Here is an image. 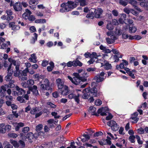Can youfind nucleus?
<instances>
[{
  "mask_svg": "<svg viewBox=\"0 0 148 148\" xmlns=\"http://www.w3.org/2000/svg\"><path fill=\"white\" fill-rule=\"evenodd\" d=\"M97 85L95 82H92L91 84L92 88L90 87L86 88L83 91V95L82 97L83 98L87 99L89 98V100L91 103L94 101L93 97L97 96Z\"/></svg>",
  "mask_w": 148,
  "mask_h": 148,
  "instance_id": "obj_1",
  "label": "nucleus"
},
{
  "mask_svg": "<svg viewBox=\"0 0 148 148\" xmlns=\"http://www.w3.org/2000/svg\"><path fill=\"white\" fill-rule=\"evenodd\" d=\"M103 12V10L101 8H97V9L92 8L86 17L88 18L93 19L94 17L97 18L101 17V15Z\"/></svg>",
  "mask_w": 148,
  "mask_h": 148,
  "instance_id": "obj_2",
  "label": "nucleus"
},
{
  "mask_svg": "<svg viewBox=\"0 0 148 148\" xmlns=\"http://www.w3.org/2000/svg\"><path fill=\"white\" fill-rule=\"evenodd\" d=\"M97 112L98 114H100L102 116H106L107 115V113H108V115L106 118V120H110L113 117L112 115L109 112L108 108L107 107L99 109Z\"/></svg>",
  "mask_w": 148,
  "mask_h": 148,
  "instance_id": "obj_3",
  "label": "nucleus"
},
{
  "mask_svg": "<svg viewBox=\"0 0 148 148\" xmlns=\"http://www.w3.org/2000/svg\"><path fill=\"white\" fill-rule=\"evenodd\" d=\"M107 56V55L101 54L99 53L93 52L90 54V58H94V59H97L95 61L96 63H100L103 62L104 58Z\"/></svg>",
  "mask_w": 148,
  "mask_h": 148,
  "instance_id": "obj_4",
  "label": "nucleus"
},
{
  "mask_svg": "<svg viewBox=\"0 0 148 148\" xmlns=\"http://www.w3.org/2000/svg\"><path fill=\"white\" fill-rule=\"evenodd\" d=\"M40 85L41 90L51 91L52 90V88L50 85L49 80L47 79H46L42 80L40 82Z\"/></svg>",
  "mask_w": 148,
  "mask_h": 148,
  "instance_id": "obj_5",
  "label": "nucleus"
},
{
  "mask_svg": "<svg viewBox=\"0 0 148 148\" xmlns=\"http://www.w3.org/2000/svg\"><path fill=\"white\" fill-rule=\"evenodd\" d=\"M74 77L72 78L70 76H68V78L73 84L77 85L79 84L81 81H83L81 79V77H80L78 73H73ZM84 81V80L83 81Z\"/></svg>",
  "mask_w": 148,
  "mask_h": 148,
  "instance_id": "obj_6",
  "label": "nucleus"
},
{
  "mask_svg": "<svg viewBox=\"0 0 148 148\" xmlns=\"http://www.w3.org/2000/svg\"><path fill=\"white\" fill-rule=\"evenodd\" d=\"M8 60L10 62V64L8 68L9 70H11V68L12 64L16 66V69L18 70V68H19V66L21 64V62L20 61L15 60L11 58H8Z\"/></svg>",
  "mask_w": 148,
  "mask_h": 148,
  "instance_id": "obj_7",
  "label": "nucleus"
},
{
  "mask_svg": "<svg viewBox=\"0 0 148 148\" xmlns=\"http://www.w3.org/2000/svg\"><path fill=\"white\" fill-rule=\"evenodd\" d=\"M66 5L67 8L69 10V11L71 10V9H73L77 6L76 3L72 1H68L67 3H63L62 4V6H64Z\"/></svg>",
  "mask_w": 148,
  "mask_h": 148,
  "instance_id": "obj_8",
  "label": "nucleus"
},
{
  "mask_svg": "<svg viewBox=\"0 0 148 148\" xmlns=\"http://www.w3.org/2000/svg\"><path fill=\"white\" fill-rule=\"evenodd\" d=\"M82 64L78 60H74L72 62L69 61L66 63V65L69 67H71L73 66H81Z\"/></svg>",
  "mask_w": 148,
  "mask_h": 148,
  "instance_id": "obj_9",
  "label": "nucleus"
},
{
  "mask_svg": "<svg viewBox=\"0 0 148 148\" xmlns=\"http://www.w3.org/2000/svg\"><path fill=\"white\" fill-rule=\"evenodd\" d=\"M107 125L111 127L112 130L114 131H116L118 130L119 126L117 125L116 122L113 120H111L107 123Z\"/></svg>",
  "mask_w": 148,
  "mask_h": 148,
  "instance_id": "obj_10",
  "label": "nucleus"
},
{
  "mask_svg": "<svg viewBox=\"0 0 148 148\" xmlns=\"http://www.w3.org/2000/svg\"><path fill=\"white\" fill-rule=\"evenodd\" d=\"M30 112L32 114H35L36 118L39 117L42 114V111L39 112V108L37 107L31 109Z\"/></svg>",
  "mask_w": 148,
  "mask_h": 148,
  "instance_id": "obj_11",
  "label": "nucleus"
},
{
  "mask_svg": "<svg viewBox=\"0 0 148 148\" xmlns=\"http://www.w3.org/2000/svg\"><path fill=\"white\" fill-rule=\"evenodd\" d=\"M105 73L104 72H101L100 74H98L94 77V79L97 82H100L103 81L104 80V76Z\"/></svg>",
  "mask_w": 148,
  "mask_h": 148,
  "instance_id": "obj_12",
  "label": "nucleus"
},
{
  "mask_svg": "<svg viewBox=\"0 0 148 148\" xmlns=\"http://www.w3.org/2000/svg\"><path fill=\"white\" fill-rule=\"evenodd\" d=\"M13 8L14 10L16 12L21 11L22 9L21 3L19 2L15 3L13 5Z\"/></svg>",
  "mask_w": 148,
  "mask_h": 148,
  "instance_id": "obj_13",
  "label": "nucleus"
},
{
  "mask_svg": "<svg viewBox=\"0 0 148 148\" xmlns=\"http://www.w3.org/2000/svg\"><path fill=\"white\" fill-rule=\"evenodd\" d=\"M34 81L32 79L28 80L27 84L25 83L22 82L21 83L22 86L25 88H28L33 85L34 84Z\"/></svg>",
  "mask_w": 148,
  "mask_h": 148,
  "instance_id": "obj_14",
  "label": "nucleus"
},
{
  "mask_svg": "<svg viewBox=\"0 0 148 148\" xmlns=\"http://www.w3.org/2000/svg\"><path fill=\"white\" fill-rule=\"evenodd\" d=\"M57 85L58 86L59 89L63 88L65 86L64 84V81L60 78H58L56 81Z\"/></svg>",
  "mask_w": 148,
  "mask_h": 148,
  "instance_id": "obj_15",
  "label": "nucleus"
},
{
  "mask_svg": "<svg viewBox=\"0 0 148 148\" xmlns=\"http://www.w3.org/2000/svg\"><path fill=\"white\" fill-rule=\"evenodd\" d=\"M107 139L106 140L103 139L102 141H99V143L100 145H106L107 144L110 145L111 144V142L110 140V138L107 136Z\"/></svg>",
  "mask_w": 148,
  "mask_h": 148,
  "instance_id": "obj_16",
  "label": "nucleus"
},
{
  "mask_svg": "<svg viewBox=\"0 0 148 148\" xmlns=\"http://www.w3.org/2000/svg\"><path fill=\"white\" fill-rule=\"evenodd\" d=\"M9 27L11 28L12 30L15 31L19 30L20 28L18 25H16L15 23L14 22L9 23Z\"/></svg>",
  "mask_w": 148,
  "mask_h": 148,
  "instance_id": "obj_17",
  "label": "nucleus"
},
{
  "mask_svg": "<svg viewBox=\"0 0 148 148\" xmlns=\"http://www.w3.org/2000/svg\"><path fill=\"white\" fill-rule=\"evenodd\" d=\"M8 75L5 77V80L7 81H10L12 78V75L13 73L12 70L9 69H8Z\"/></svg>",
  "mask_w": 148,
  "mask_h": 148,
  "instance_id": "obj_18",
  "label": "nucleus"
},
{
  "mask_svg": "<svg viewBox=\"0 0 148 148\" xmlns=\"http://www.w3.org/2000/svg\"><path fill=\"white\" fill-rule=\"evenodd\" d=\"M28 96L27 95H25L24 97L19 96L17 98V99L21 103H25L26 100L28 99Z\"/></svg>",
  "mask_w": 148,
  "mask_h": 148,
  "instance_id": "obj_19",
  "label": "nucleus"
},
{
  "mask_svg": "<svg viewBox=\"0 0 148 148\" xmlns=\"http://www.w3.org/2000/svg\"><path fill=\"white\" fill-rule=\"evenodd\" d=\"M60 89L62 90L61 94L63 95L66 96L69 93L70 90L69 89L68 87L66 86H64L63 88Z\"/></svg>",
  "mask_w": 148,
  "mask_h": 148,
  "instance_id": "obj_20",
  "label": "nucleus"
},
{
  "mask_svg": "<svg viewBox=\"0 0 148 148\" xmlns=\"http://www.w3.org/2000/svg\"><path fill=\"white\" fill-rule=\"evenodd\" d=\"M105 58H104L105 59ZM104 64L101 62V66H104V68L106 69L109 70L111 69L112 68V66L107 61L105 60L103 61Z\"/></svg>",
  "mask_w": 148,
  "mask_h": 148,
  "instance_id": "obj_21",
  "label": "nucleus"
},
{
  "mask_svg": "<svg viewBox=\"0 0 148 148\" xmlns=\"http://www.w3.org/2000/svg\"><path fill=\"white\" fill-rule=\"evenodd\" d=\"M128 3L132 4L136 10L141 11V9L137 6V2L134 0H129Z\"/></svg>",
  "mask_w": 148,
  "mask_h": 148,
  "instance_id": "obj_22",
  "label": "nucleus"
},
{
  "mask_svg": "<svg viewBox=\"0 0 148 148\" xmlns=\"http://www.w3.org/2000/svg\"><path fill=\"white\" fill-rule=\"evenodd\" d=\"M16 90L17 91V93L18 95H23L25 93V90L21 88H20L18 86H17L15 87Z\"/></svg>",
  "mask_w": 148,
  "mask_h": 148,
  "instance_id": "obj_23",
  "label": "nucleus"
},
{
  "mask_svg": "<svg viewBox=\"0 0 148 148\" xmlns=\"http://www.w3.org/2000/svg\"><path fill=\"white\" fill-rule=\"evenodd\" d=\"M31 14L32 12L29 10L26 9L25 12L23 14L22 16L25 19H27Z\"/></svg>",
  "mask_w": 148,
  "mask_h": 148,
  "instance_id": "obj_24",
  "label": "nucleus"
},
{
  "mask_svg": "<svg viewBox=\"0 0 148 148\" xmlns=\"http://www.w3.org/2000/svg\"><path fill=\"white\" fill-rule=\"evenodd\" d=\"M37 58L35 53H33L31 55V57L29 58V60L30 62L36 63L37 62Z\"/></svg>",
  "mask_w": 148,
  "mask_h": 148,
  "instance_id": "obj_25",
  "label": "nucleus"
},
{
  "mask_svg": "<svg viewBox=\"0 0 148 148\" xmlns=\"http://www.w3.org/2000/svg\"><path fill=\"white\" fill-rule=\"evenodd\" d=\"M29 90L33 92V93L36 94L38 92V90H37V87L36 86L34 85L33 86H31L28 88Z\"/></svg>",
  "mask_w": 148,
  "mask_h": 148,
  "instance_id": "obj_26",
  "label": "nucleus"
},
{
  "mask_svg": "<svg viewBox=\"0 0 148 148\" xmlns=\"http://www.w3.org/2000/svg\"><path fill=\"white\" fill-rule=\"evenodd\" d=\"M96 110V109L93 106H91L89 108V112L92 113H93L92 114V115L98 116L99 115L97 113L95 112Z\"/></svg>",
  "mask_w": 148,
  "mask_h": 148,
  "instance_id": "obj_27",
  "label": "nucleus"
},
{
  "mask_svg": "<svg viewBox=\"0 0 148 148\" xmlns=\"http://www.w3.org/2000/svg\"><path fill=\"white\" fill-rule=\"evenodd\" d=\"M129 0H117V2L121 5L123 6H126L128 3Z\"/></svg>",
  "mask_w": 148,
  "mask_h": 148,
  "instance_id": "obj_28",
  "label": "nucleus"
},
{
  "mask_svg": "<svg viewBox=\"0 0 148 148\" xmlns=\"http://www.w3.org/2000/svg\"><path fill=\"white\" fill-rule=\"evenodd\" d=\"M24 126V124L22 122L17 123L15 126V129L16 131H18L20 127H22Z\"/></svg>",
  "mask_w": 148,
  "mask_h": 148,
  "instance_id": "obj_29",
  "label": "nucleus"
},
{
  "mask_svg": "<svg viewBox=\"0 0 148 148\" xmlns=\"http://www.w3.org/2000/svg\"><path fill=\"white\" fill-rule=\"evenodd\" d=\"M10 142L14 147H19V144L18 143L17 141L11 139L10 140Z\"/></svg>",
  "mask_w": 148,
  "mask_h": 148,
  "instance_id": "obj_30",
  "label": "nucleus"
},
{
  "mask_svg": "<svg viewBox=\"0 0 148 148\" xmlns=\"http://www.w3.org/2000/svg\"><path fill=\"white\" fill-rule=\"evenodd\" d=\"M142 37L139 35H135V36H132L130 35L129 37V39L133 40L136 39L137 40H139Z\"/></svg>",
  "mask_w": 148,
  "mask_h": 148,
  "instance_id": "obj_31",
  "label": "nucleus"
},
{
  "mask_svg": "<svg viewBox=\"0 0 148 148\" xmlns=\"http://www.w3.org/2000/svg\"><path fill=\"white\" fill-rule=\"evenodd\" d=\"M34 37H33L32 39L31 40L30 43L32 44H34L35 41L37 40L38 35L36 33L34 34Z\"/></svg>",
  "mask_w": 148,
  "mask_h": 148,
  "instance_id": "obj_32",
  "label": "nucleus"
},
{
  "mask_svg": "<svg viewBox=\"0 0 148 148\" xmlns=\"http://www.w3.org/2000/svg\"><path fill=\"white\" fill-rule=\"evenodd\" d=\"M21 70H19V68H18V70L16 69V71L14 72V75L15 77H19L21 74Z\"/></svg>",
  "mask_w": 148,
  "mask_h": 148,
  "instance_id": "obj_33",
  "label": "nucleus"
},
{
  "mask_svg": "<svg viewBox=\"0 0 148 148\" xmlns=\"http://www.w3.org/2000/svg\"><path fill=\"white\" fill-rule=\"evenodd\" d=\"M114 33L116 35L120 36L122 34L121 30L120 28L116 27L115 29Z\"/></svg>",
  "mask_w": 148,
  "mask_h": 148,
  "instance_id": "obj_34",
  "label": "nucleus"
},
{
  "mask_svg": "<svg viewBox=\"0 0 148 148\" xmlns=\"http://www.w3.org/2000/svg\"><path fill=\"white\" fill-rule=\"evenodd\" d=\"M61 6L62 8L60 10V12H64L69 11V10L66 7V5H64V6L63 7L62 6L61 4Z\"/></svg>",
  "mask_w": 148,
  "mask_h": 148,
  "instance_id": "obj_35",
  "label": "nucleus"
},
{
  "mask_svg": "<svg viewBox=\"0 0 148 148\" xmlns=\"http://www.w3.org/2000/svg\"><path fill=\"white\" fill-rule=\"evenodd\" d=\"M106 28L109 30H112L114 29V26L112 25V23H108L107 25Z\"/></svg>",
  "mask_w": 148,
  "mask_h": 148,
  "instance_id": "obj_36",
  "label": "nucleus"
},
{
  "mask_svg": "<svg viewBox=\"0 0 148 148\" xmlns=\"http://www.w3.org/2000/svg\"><path fill=\"white\" fill-rule=\"evenodd\" d=\"M27 135V138L29 140H31L34 138V134L31 132L28 133Z\"/></svg>",
  "mask_w": 148,
  "mask_h": 148,
  "instance_id": "obj_37",
  "label": "nucleus"
},
{
  "mask_svg": "<svg viewBox=\"0 0 148 148\" xmlns=\"http://www.w3.org/2000/svg\"><path fill=\"white\" fill-rule=\"evenodd\" d=\"M28 73V70L27 68H25L23 71L21 70V74L22 76H27V73Z\"/></svg>",
  "mask_w": 148,
  "mask_h": 148,
  "instance_id": "obj_38",
  "label": "nucleus"
},
{
  "mask_svg": "<svg viewBox=\"0 0 148 148\" xmlns=\"http://www.w3.org/2000/svg\"><path fill=\"white\" fill-rule=\"evenodd\" d=\"M46 22V20L44 19H36L35 21V22L36 23H45Z\"/></svg>",
  "mask_w": 148,
  "mask_h": 148,
  "instance_id": "obj_39",
  "label": "nucleus"
},
{
  "mask_svg": "<svg viewBox=\"0 0 148 148\" xmlns=\"http://www.w3.org/2000/svg\"><path fill=\"white\" fill-rule=\"evenodd\" d=\"M136 30V28L135 27H130L129 28V31L130 33H134Z\"/></svg>",
  "mask_w": 148,
  "mask_h": 148,
  "instance_id": "obj_40",
  "label": "nucleus"
},
{
  "mask_svg": "<svg viewBox=\"0 0 148 148\" xmlns=\"http://www.w3.org/2000/svg\"><path fill=\"white\" fill-rule=\"evenodd\" d=\"M8 135L10 138H16L18 136V134H16L12 133H9Z\"/></svg>",
  "mask_w": 148,
  "mask_h": 148,
  "instance_id": "obj_41",
  "label": "nucleus"
},
{
  "mask_svg": "<svg viewBox=\"0 0 148 148\" xmlns=\"http://www.w3.org/2000/svg\"><path fill=\"white\" fill-rule=\"evenodd\" d=\"M33 78L34 79H39L40 78H43V77L42 75H40L39 74L37 73L36 74L34 75L33 76Z\"/></svg>",
  "mask_w": 148,
  "mask_h": 148,
  "instance_id": "obj_42",
  "label": "nucleus"
},
{
  "mask_svg": "<svg viewBox=\"0 0 148 148\" xmlns=\"http://www.w3.org/2000/svg\"><path fill=\"white\" fill-rule=\"evenodd\" d=\"M43 125L42 124H39L36 127V130L37 132H40L42 129Z\"/></svg>",
  "mask_w": 148,
  "mask_h": 148,
  "instance_id": "obj_43",
  "label": "nucleus"
},
{
  "mask_svg": "<svg viewBox=\"0 0 148 148\" xmlns=\"http://www.w3.org/2000/svg\"><path fill=\"white\" fill-rule=\"evenodd\" d=\"M80 95L78 93L77 95H75L74 98L75 99V101L78 103H79V97L80 96Z\"/></svg>",
  "mask_w": 148,
  "mask_h": 148,
  "instance_id": "obj_44",
  "label": "nucleus"
},
{
  "mask_svg": "<svg viewBox=\"0 0 148 148\" xmlns=\"http://www.w3.org/2000/svg\"><path fill=\"white\" fill-rule=\"evenodd\" d=\"M79 2L81 6H84L87 4L85 0H79Z\"/></svg>",
  "mask_w": 148,
  "mask_h": 148,
  "instance_id": "obj_45",
  "label": "nucleus"
},
{
  "mask_svg": "<svg viewBox=\"0 0 148 148\" xmlns=\"http://www.w3.org/2000/svg\"><path fill=\"white\" fill-rule=\"evenodd\" d=\"M106 40L107 43L108 44H111L114 42L113 40L112 39H110L109 37L106 38Z\"/></svg>",
  "mask_w": 148,
  "mask_h": 148,
  "instance_id": "obj_46",
  "label": "nucleus"
},
{
  "mask_svg": "<svg viewBox=\"0 0 148 148\" xmlns=\"http://www.w3.org/2000/svg\"><path fill=\"white\" fill-rule=\"evenodd\" d=\"M29 130V128L28 127H26L23 128L22 132L24 133H27Z\"/></svg>",
  "mask_w": 148,
  "mask_h": 148,
  "instance_id": "obj_47",
  "label": "nucleus"
},
{
  "mask_svg": "<svg viewBox=\"0 0 148 148\" xmlns=\"http://www.w3.org/2000/svg\"><path fill=\"white\" fill-rule=\"evenodd\" d=\"M9 87L8 85H5L1 86V88L2 90H3L4 92H5L6 91L7 89H8Z\"/></svg>",
  "mask_w": 148,
  "mask_h": 148,
  "instance_id": "obj_48",
  "label": "nucleus"
},
{
  "mask_svg": "<svg viewBox=\"0 0 148 148\" xmlns=\"http://www.w3.org/2000/svg\"><path fill=\"white\" fill-rule=\"evenodd\" d=\"M141 6L144 7H148V2H142L140 4Z\"/></svg>",
  "mask_w": 148,
  "mask_h": 148,
  "instance_id": "obj_49",
  "label": "nucleus"
},
{
  "mask_svg": "<svg viewBox=\"0 0 148 148\" xmlns=\"http://www.w3.org/2000/svg\"><path fill=\"white\" fill-rule=\"evenodd\" d=\"M51 114L52 116H54V118L56 119H58L60 117V116L59 115H57V113L55 112H52L51 113Z\"/></svg>",
  "mask_w": 148,
  "mask_h": 148,
  "instance_id": "obj_50",
  "label": "nucleus"
},
{
  "mask_svg": "<svg viewBox=\"0 0 148 148\" xmlns=\"http://www.w3.org/2000/svg\"><path fill=\"white\" fill-rule=\"evenodd\" d=\"M136 138L137 139L138 143L140 145H142L143 143V142L141 140L140 138L138 135L136 136Z\"/></svg>",
  "mask_w": 148,
  "mask_h": 148,
  "instance_id": "obj_51",
  "label": "nucleus"
},
{
  "mask_svg": "<svg viewBox=\"0 0 148 148\" xmlns=\"http://www.w3.org/2000/svg\"><path fill=\"white\" fill-rule=\"evenodd\" d=\"M29 3L30 5H37L38 3L36 0H30Z\"/></svg>",
  "mask_w": 148,
  "mask_h": 148,
  "instance_id": "obj_52",
  "label": "nucleus"
},
{
  "mask_svg": "<svg viewBox=\"0 0 148 148\" xmlns=\"http://www.w3.org/2000/svg\"><path fill=\"white\" fill-rule=\"evenodd\" d=\"M21 74L19 77V79L20 80H21L22 81H24L26 80L27 79V77L26 76H22Z\"/></svg>",
  "mask_w": 148,
  "mask_h": 148,
  "instance_id": "obj_53",
  "label": "nucleus"
},
{
  "mask_svg": "<svg viewBox=\"0 0 148 148\" xmlns=\"http://www.w3.org/2000/svg\"><path fill=\"white\" fill-rule=\"evenodd\" d=\"M136 138V136H130L129 138V140L132 143H134L135 142L134 139Z\"/></svg>",
  "mask_w": 148,
  "mask_h": 148,
  "instance_id": "obj_54",
  "label": "nucleus"
},
{
  "mask_svg": "<svg viewBox=\"0 0 148 148\" xmlns=\"http://www.w3.org/2000/svg\"><path fill=\"white\" fill-rule=\"evenodd\" d=\"M101 103L102 102L100 99L97 100L95 101V104L97 106L100 105Z\"/></svg>",
  "mask_w": 148,
  "mask_h": 148,
  "instance_id": "obj_55",
  "label": "nucleus"
},
{
  "mask_svg": "<svg viewBox=\"0 0 148 148\" xmlns=\"http://www.w3.org/2000/svg\"><path fill=\"white\" fill-rule=\"evenodd\" d=\"M130 35L129 36L127 34L125 33H123L122 34V37L124 39H127L129 38V37Z\"/></svg>",
  "mask_w": 148,
  "mask_h": 148,
  "instance_id": "obj_56",
  "label": "nucleus"
},
{
  "mask_svg": "<svg viewBox=\"0 0 148 148\" xmlns=\"http://www.w3.org/2000/svg\"><path fill=\"white\" fill-rule=\"evenodd\" d=\"M137 131L138 133L140 134H143L145 132L144 130L142 128L138 129Z\"/></svg>",
  "mask_w": 148,
  "mask_h": 148,
  "instance_id": "obj_57",
  "label": "nucleus"
},
{
  "mask_svg": "<svg viewBox=\"0 0 148 148\" xmlns=\"http://www.w3.org/2000/svg\"><path fill=\"white\" fill-rule=\"evenodd\" d=\"M11 127L10 125H6L5 126V127L4 128V130L5 131H8L11 129Z\"/></svg>",
  "mask_w": 148,
  "mask_h": 148,
  "instance_id": "obj_58",
  "label": "nucleus"
},
{
  "mask_svg": "<svg viewBox=\"0 0 148 148\" xmlns=\"http://www.w3.org/2000/svg\"><path fill=\"white\" fill-rule=\"evenodd\" d=\"M48 63V61L46 60H44L42 61V65L43 67L46 66Z\"/></svg>",
  "mask_w": 148,
  "mask_h": 148,
  "instance_id": "obj_59",
  "label": "nucleus"
},
{
  "mask_svg": "<svg viewBox=\"0 0 148 148\" xmlns=\"http://www.w3.org/2000/svg\"><path fill=\"white\" fill-rule=\"evenodd\" d=\"M10 81L8 85L9 87L13 88L14 86V82L13 80H10Z\"/></svg>",
  "mask_w": 148,
  "mask_h": 148,
  "instance_id": "obj_60",
  "label": "nucleus"
},
{
  "mask_svg": "<svg viewBox=\"0 0 148 148\" xmlns=\"http://www.w3.org/2000/svg\"><path fill=\"white\" fill-rule=\"evenodd\" d=\"M19 143L20 144L21 146L23 147L24 148L25 146V143L23 140H20L18 141Z\"/></svg>",
  "mask_w": 148,
  "mask_h": 148,
  "instance_id": "obj_61",
  "label": "nucleus"
},
{
  "mask_svg": "<svg viewBox=\"0 0 148 148\" xmlns=\"http://www.w3.org/2000/svg\"><path fill=\"white\" fill-rule=\"evenodd\" d=\"M6 13L8 16L12 15L13 14V12L10 9L7 10Z\"/></svg>",
  "mask_w": 148,
  "mask_h": 148,
  "instance_id": "obj_62",
  "label": "nucleus"
},
{
  "mask_svg": "<svg viewBox=\"0 0 148 148\" xmlns=\"http://www.w3.org/2000/svg\"><path fill=\"white\" fill-rule=\"evenodd\" d=\"M7 143L6 144L4 147V148H13V146L9 143V142H6Z\"/></svg>",
  "mask_w": 148,
  "mask_h": 148,
  "instance_id": "obj_63",
  "label": "nucleus"
},
{
  "mask_svg": "<svg viewBox=\"0 0 148 148\" xmlns=\"http://www.w3.org/2000/svg\"><path fill=\"white\" fill-rule=\"evenodd\" d=\"M112 13L113 15L115 16H117L119 14L118 11L116 10H112Z\"/></svg>",
  "mask_w": 148,
  "mask_h": 148,
  "instance_id": "obj_64",
  "label": "nucleus"
}]
</instances>
